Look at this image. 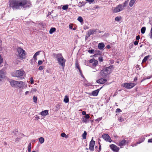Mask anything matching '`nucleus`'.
I'll return each mask as SVG.
<instances>
[{
	"label": "nucleus",
	"instance_id": "nucleus-1",
	"mask_svg": "<svg viewBox=\"0 0 152 152\" xmlns=\"http://www.w3.org/2000/svg\"><path fill=\"white\" fill-rule=\"evenodd\" d=\"M31 5L29 0H12L10 7L14 10L20 9V7L26 9L30 7Z\"/></svg>",
	"mask_w": 152,
	"mask_h": 152
},
{
	"label": "nucleus",
	"instance_id": "nucleus-2",
	"mask_svg": "<svg viewBox=\"0 0 152 152\" xmlns=\"http://www.w3.org/2000/svg\"><path fill=\"white\" fill-rule=\"evenodd\" d=\"M113 66L111 65L101 70L100 72V74L102 77H105L111 73L112 71L113 70Z\"/></svg>",
	"mask_w": 152,
	"mask_h": 152
},
{
	"label": "nucleus",
	"instance_id": "nucleus-3",
	"mask_svg": "<svg viewBox=\"0 0 152 152\" xmlns=\"http://www.w3.org/2000/svg\"><path fill=\"white\" fill-rule=\"evenodd\" d=\"M25 72L24 71L20 69L17 70L14 73L13 76L17 77H20L21 79L22 78V77L24 75H25Z\"/></svg>",
	"mask_w": 152,
	"mask_h": 152
},
{
	"label": "nucleus",
	"instance_id": "nucleus-4",
	"mask_svg": "<svg viewBox=\"0 0 152 152\" xmlns=\"http://www.w3.org/2000/svg\"><path fill=\"white\" fill-rule=\"evenodd\" d=\"M17 51L18 53L19 56L21 58H25L26 52L21 48H18L17 49Z\"/></svg>",
	"mask_w": 152,
	"mask_h": 152
},
{
	"label": "nucleus",
	"instance_id": "nucleus-5",
	"mask_svg": "<svg viewBox=\"0 0 152 152\" xmlns=\"http://www.w3.org/2000/svg\"><path fill=\"white\" fill-rule=\"evenodd\" d=\"M136 85V84L132 83H125L122 84V86L125 87L127 89H131L133 88Z\"/></svg>",
	"mask_w": 152,
	"mask_h": 152
},
{
	"label": "nucleus",
	"instance_id": "nucleus-6",
	"mask_svg": "<svg viewBox=\"0 0 152 152\" xmlns=\"http://www.w3.org/2000/svg\"><path fill=\"white\" fill-rule=\"evenodd\" d=\"M57 61L58 64L62 67V68L64 69V67L65 66V63L66 61V59L62 56V57L61 58H60L58 59Z\"/></svg>",
	"mask_w": 152,
	"mask_h": 152
},
{
	"label": "nucleus",
	"instance_id": "nucleus-7",
	"mask_svg": "<svg viewBox=\"0 0 152 152\" xmlns=\"http://www.w3.org/2000/svg\"><path fill=\"white\" fill-rule=\"evenodd\" d=\"M123 7L122 4H119L114 8L113 10L114 12L117 13L123 10Z\"/></svg>",
	"mask_w": 152,
	"mask_h": 152
},
{
	"label": "nucleus",
	"instance_id": "nucleus-8",
	"mask_svg": "<svg viewBox=\"0 0 152 152\" xmlns=\"http://www.w3.org/2000/svg\"><path fill=\"white\" fill-rule=\"evenodd\" d=\"M102 137L106 141L111 142L112 141L110 137L107 134H103Z\"/></svg>",
	"mask_w": 152,
	"mask_h": 152
},
{
	"label": "nucleus",
	"instance_id": "nucleus-9",
	"mask_svg": "<svg viewBox=\"0 0 152 152\" xmlns=\"http://www.w3.org/2000/svg\"><path fill=\"white\" fill-rule=\"evenodd\" d=\"M110 147L112 150L114 151L118 152L119 150V148L117 146L115 145L112 144L110 145Z\"/></svg>",
	"mask_w": 152,
	"mask_h": 152
},
{
	"label": "nucleus",
	"instance_id": "nucleus-10",
	"mask_svg": "<svg viewBox=\"0 0 152 152\" xmlns=\"http://www.w3.org/2000/svg\"><path fill=\"white\" fill-rule=\"evenodd\" d=\"M52 56L55 58L56 59L57 61L58 60L63 56L61 53H54L52 55Z\"/></svg>",
	"mask_w": 152,
	"mask_h": 152
},
{
	"label": "nucleus",
	"instance_id": "nucleus-11",
	"mask_svg": "<svg viewBox=\"0 0 152 152\" xmlns=\"http://www.w3.org/2000/svg\"><path fill=\"white\" fill-rule=\"evenodd\" d=\"M107 81V80L105 78H101L97 81V82L99 83L103 84L105 83Z\"/></svg>",
	"mask_w": 152,
	"mask_h": 152
},
{
	"label": "nucleus",
	"instance_id": "nucleus-12",
	"mask_svg": "<svg viewBox=\"0 0 152 152\" xmlns=\"http://www.w3.org/2000/svg\"><path fill=\"white\" fill-rule=\"evenodd\" d=\"M75 67L79 70V72H80L81 75L82 77H84L83 75L82 74V72L81 70V69L79 66V65L78 63L77 62L75 63Z\"/></svg>",
	"mask_w": 152,
	"mask_h": 152
},
{
	"label": "nucleus",
	"instance_id": "nucleus-13",
	"mask_svg": "<svg viewBox=\"0 0 152 152\" xmlns=\"http://www.w3.org/2000/svg\"><path fill=\"white\" fill-rule=\"evenodd\" d=\"M18 81L12 80L10 82L11 86L13 87H17Z\"/></svg>",
	"mask_w": 152,
	"mask_h": 152
},
{
	"label": "nucleus",
	"instance_id": "nucleus-14",
	"mask_svg": "<svg viewBox=\"0 0 152 152\" xmlns=\"http://www.w3.org/2000/svg\"><path fill=\"white\" fill-rule=\"evenodd\" d=\"M4 76V70L2 69L0 70V81H1L2 79H3Z\"/></svg>",
	"mask_w": 152,
	"mask_h": 152
},
{
	"label": "nucleus",
	"instance_id": "nucleus-15",
	"mask_svg": "<svg viewBox=\"0 0 152 152\" xmlns=\"http://www.w3.org/2000/svg\"><path fill=\"white\" fill-rule=\"evenodd\" d=\"M100 89H98L97 90L93 91L92 92V95L94 96H97L98 94Z\"/></svg>",
	"mask_w": 152,
	"mask_h": 152
},
{
	"label": "nucleus",
	"instance_id": "nucleus-16",
	"mask_svg": "<svg viewBox=\"0 0 152 152\" xmlns=\"http://www.w3.org/2000/svg\"><path fill=\"white\" fill-rule=\"evenodd\" d=\"M104 46V45L103 43H100L98 45V48L100 50L102 49Z\"/></svg>",
	"mask_w": 152,
	"mask_h": 152
},
{
	"label": "nucleus",
	"instance_id": "nucleus-17",
	"mask_svg": "<svg viewBox=\"0 0 152 152\" xmlns=\"http://www.w3.org/2000/svg\"><path fill=\"white\" fill-rule=\"evenodd\" d=\"M48 114V110H45L40 113V114L42 116H46Z\"/></svg>",
	"mask_w": 152,
	"mask_h": 152
},
{
	"label": "nucleus",
	"instance_id": "nucleus-18",
	"mask_svg": "<svg viewBox=\"0 0 152 152\" xmlns=\"http://www.w3.org/2000/svg\"><path fill=\"white\" fill-rule=\"evenodd\" d=\"M23 84L24 83L22 81H18L17 87L20 88L23 86Z\"/></svg>",
	"mask_w": 152,
	"mask_h": 152
},
{
	"label": "nucleus",
	"instance_id": "nucleus-19",
	"mask_svg": "<svg viewBox=\"0 0 152 152\" xmlns=\"http://www.w3.org/2000/svg\"><path fill=\"white\" fill-rule=\"evenodd\" d=\"M126 143V140H123L121 141L119 143V145L121 146H123L125 145Z\"/></svg>",
	"mask_w": 152,
	"mask_h": 152
},
{
	"label": "nucleus",
	"instance_id": "nucleus-20",
	"mask_svg": "<svg viewBox=\"0 0 152 152\" xmlns=\"http://www.w3.org/2000/svg\"><path fill=\"white\" fill-rule=\"evenodd\" d=\"M151 56L150 55H148L145 56L142 61V63H143L146 62L147 60Z\"/></svg>",
	"mask_w": 152,
	"mask_h": 152
},
{
	"label": "nucleus",
	"instance_id": "nucleus-21",
	"mask_svg": "<svg viewBox=\"0 0 152 152\" xmlns=\"http://www.w3.org/2000/svg\"><path fill=\"white\" fill-rule=\"evenodd\" d=\"M88 31L89 33V34L91 35L93 34L94 33V32L96 31V30L91 29L89 30Z\"/></svg>",
	"mask_w": 152,
	"mask_h": 152
},
{
	"label": "nucleus",
	"instance_id": "nucleus-22",
	"mask_svg": "<svg viewBox=\"0 0 152 152\" xmlns=\"http://www.w3.org/2000/svg\"><path fill=\"white\" fill-rule=\"evenodd\" d=\"M98 64V61L97 60H95L94 62L92 64V68H94Z\"/></svg>",
	"mask_w": 152,
	"mask_h": 152
},
{
	"label": "nucleus",
	"instance_id": "nucleus-23",
	"mask_svg": "<svg viewBox=\"0 0 152 152\" xmlns=\"http://www.w3.org/2000/svg\"><path fill=\"white\" fill-rule=\"evenodd\" d=\"M136 0H131L129 3V5L130 7H132L134 3L135 2Z\"/></svg>",
	"mask_w": 152,
	"mask_h": 152
},
{
	"label": "nucleus",
	"instance_id": "nucleus-24",
	"mask_svg": "<svg viewBox=\"0 0 152 152\" xmlns=\"http://www.w3.org/2000/svg\"><path fill=\"white\" fill-rule=\"evenodd\" d=\"M93 137H92L91 141L90 142L89 145L94 146L95 144V141L93 140Z\"/></svg>",
	"mask_w": 152,
	"mask_h": 152
},
{
	"label": "nucleus",
	"instance_id": "nucleus-25",
	"mask_svg": "<svg viewBox=\"0 0 152 152\" xmlns=\"http://www.w3.org/2000/svg\"><path fill=\"white\" fill-rule=\"evenodd\" d=\"M145 139V137H141L139 141L137 142V144H139L144 141Z\"/></svg>",
	"mask_w": 152,
	"mask_h": 152
},
{
	"label": "nucleus",
	"instance_id": "nucleus-26",
	"mask_svg": "<svg viewBox=\"0 0 152 152\" xmlns=\"http://www.w3.org/2000/svg\"><path fill=\"white\" fill-rule=\"evenodd\" d=\"M64 101L65 103H68L69 101V99L67 96H65L64 99Z\"/></svg>",
	"mask_w": 152,
	"mask_h": 152
},
{
	"label": "nucleus",
	"instance_id": "nucleus-27",
	"mask_svg": "<svg viewBox=\"0 0 152 152\" xmlns=\"http://www.w3.org/2000/svg\"><path fill=\"white\" fill-rule=\"evenodd\" d=\"M85 2L83 1L82 2H80L78 4V6L80 7H82L83 5L85 4Z\"/></svg>",
	"mask_w": 152,
	"mask_h": 152
},
{
	"label": "nucleus",
	"instance_id": "nucleus-28",
	"mask_svg": "<svg viewBox=\"0 0 152 152\" xmlns=\"http://www.w3.org/2000/svg\"><path fill=\"white\" fill-rule=\"evenodd\" d=\"M56 29L55 28H51L50 31H49V33L50 34H52L53 32H55L56 31Z\"/></svg>",
	"mask_w": 152,
	"mask_h": 152
},
{
	"label": "nucleus",
	"instance_id": "nucleus-29",
	"mask_svg": "<svg viewBox=\"0 0 152 152\" xmlns=\"http://www.w3.org/2000/svg\"><path fill=\"white\" fill-rule=\"evenodd\" d=\"M87 134V132L86 131H85L82 136L83 139H86V136Z\"/></svg>",
	"mask_w": 152,
	"mask_h": 152
},
{
	"label": "nucleus",
	"instance_id": "nucleus-30",
	"mask_svg": "<svg viewBox=\"0 0 152 152\" xmlns=\"http://www.w3.org/2000/svg\"><path fill=\"white\" fill-rule=\"evenodd\" d=\"M146 30V28L145 27H143L141 29V33L142 34H143L145 33V31Z\"/></svg>",
	"mask_w": 152,
	"mask_h": 152
},
{
	"label": "nucleus",
	"instance_id": "nucleus-31",
	"mask_svg": "<svg viewBox=\"0 0 152 152\" xmlns=\"http://www.w3.org/2000/svg\"><path fill=\"white\" fill-rule=\"evenodd\" d=\"M31 143L30 142L28 144V152H31Z\"/></svg>",
	"mask_w": 152,
	"mask_h": 152
},
{
	"label": "nucleus",
	"instance_id": "nucleus-32",
	"mask_svg": "<svg viewBox=\"0 0 152 152\" xmlns=\"http://www.w3.org/2000/svg\"><path fill=\"white\" fill-rule=\"evenodd\" d=\"M39 140L40 142L42 144L43 143L44 141V138L42 137H40L39 138Z\"/></svg>",
	"mask_w": 152,
	"mask_h": 152
},
{
	"label": "nucleus",
	"instance_id": "nucleus-33",
	"mask_svg": "<svg viewBox=\"0 0 152 152\" xmlns=\"http://www.w3.org/2000/svg\"><path fill=\"white\" fill-rule=\"evenodd\" d=\"M68 8V5L67 4L63 6L62 7V9L63 10H66Z\"/></svg>",
	"mask_w": 152,
	"mask_h": 152
},
{
	"label": "nucleus",
	"instance_id": "nucleus-34",
	"mask_svg": "<svg viewBox=\"0 0 152 152\" xmlns=\"http://www.w3.org/2000/svg\"><path fill=\"white\" fill-rule=\"evenodd\" d=\"M128 1H126L123 4H122L124 9V8L126 6V5L128 4Z\"/></svg>",
	"mask_w": 152,
	"mask_h": 152
},
{
	"label": "nucleus",
	"instance_id": "nucleus-35",
	"mask_svg": "<svg viewBox=\"0 0 152 152\" xmlns=\"http://www.w3.org/2000/svg\"><path fill=\"white\" fill-rule=\"evenodd\" d=\"M121 16H117L115 18V20L116 21H120L121 19Z\"/></svg>",
	"mask_w": 152,
	"mask_h": 152
},
{
	"label": "nucleus",
	"instance_id": "nucleus-36",
	"mask_svg": "<svg viewBox=\"0 0 152 152\" xmlns=\"http://www.w3.org/2000/svg\"><path fill=\"white\" fill-rule=\"evenodd\" d=\"M77 20L80 23L83 22V19L81 17H79L77 19Z\"/></svg>",
	"mask_w": 152,
	"mask_h": 152
},
{
	"label": "nucleus",
	"instance_id": "nucleus-37",
	"mask_svg": "<svg viewBox=\"0 0 152 152\" xmlns=\"http://www.w3.org/2000/svg\"><path fill=\"white\" fill-rule=\"evenodd\" d=\"M34 102L35 103H37V96H34L33 97V98Z\"/></svg>",
	"mask_w": 152,
	"mask_h": 152
},
{
	"label": "nucleus",
	"instance_id": "nucleus-38",
	"mask_svg": "<svg viewBox=\"0 0 152 152\" xmlns=\"http://www.w3.org/2000/svg\"><path fill=\"white\" fill-rule=\"evenodd\" d=\"M82 121L83 123H87L88 121V119L84 117L82 118Z\"/></svg>",
	"mask_w": 152,
	"mask_h": 152
},
{
	"label": "nucleus",
	"instance_id": "nucleus-39",
	"mask_svg": "<svg viewBox=\"0 0 152 152\" xmlns=\"http://www.w3.org/2000/svg\"><path fill=\"white\" fill-rule=\"evenodd\" d=\"M149 36L152 39V27L151 28L150 33L149 34Z\"/></svg>",
	"mask_w": 152,
	"mask_h": 152
},
{
	"label": "nucleus",
	"instance_id": "nucleus-40",
	"mask_svg": "<svg viewBox=\"0 0 152 152\" xmlns=\"http://www.w3.org/2000/svg\"><path fill=\"white\" fill-rule=\"evenodd\" d=\"M118 119V120L121 122H122L124 121V118L122 117H120Z\"/></svg>",
	"mask_w": 152,
	"mask_h": 152
},
{
	"label": "nucleus",
	"instance_id": "nucleus-41",
	"mask_svg": "<svg viewBox=\"0 0 152 152\" xmlns=\"http://www.w3.org/2000/svg\"><path fill=\"white\" fill-rule=\"evenodd\" d=\"M94 146L89 145V150L92 151H93L94 150Z\"/></svg>",
	"mask_w": 152,
	"mask_h": 152
},
{
	"label": "nucleus",
	"instance_id": "nucleus-42",
	"mask_svg": "<svg viewBox=\"0 0 152 152\" xmlns=\"http://www.w3.org/2000/svg\"><path fill=\"white\" fill-rule=\"evenodd\" d=\"M13 133L14 134L16 135L18 133V132L17 129H15L13 131Z\"/></svg>",
	"mask_w": 152,
	"mask_h": 152
},
{
	"label": "nucleus",
	"instance_id": "nucleus-43",
	"mask_svg": "<svg viewBox=\"0 0 152 152\" xmlns=\"http://www.w3.org/2000/svg\"><path fill=\"white\" fill-rule=\"evenodd\" d=\"M96 60L95 59H91L89 61V63L90 64H92L94 62V61Z\"/></svg>",
	"mask_w": 152,
	"mask_h": 152
},
{
	"label": "nucleus",
	"instance_id": "nucleus-44",
	"mask_svg": "<svg viewBox=\"0 0 152 152\" xmlns=\"http://www.w3.org/2000/svg\"><path fill=\"white\" fill-rule=\"evenodd\" d=\"M133 43H130L129 45V48L130 49L132 48H133Z\"/></svg>",
	"mask_w": 152,
	"mask_h": 152
},
{
	"label": "nucleus",
	"instance_id": "nucleus-45",
	"mask_svg": "<svg viewBox=\"0 0 152 152\" xmlns=\"http://www.w3.org/2000/svg\"><path fill=\"white\" fill-rule=\"evenodd\" d=\"M85 118H86L87 119H89L90 118V116L89 114H86L85 115V116H84Z\"/></svg>",
	"mask_w": 152,
	"mask_h": 152
},
{
	"label": "nucleus",
	"instance_id": "nucleus-46",
	"mask_svg": "<svg viewBox=\"0 0 152 152\" xmlns=\"http://www.w3.org/2000/svg\"><path fill=\"white\" fill-rule=\"evenodd\" d=\"M98 60L99 61L102 62L103 61L102 58L101 56L99 57Z\"/></svg>",
	"mask_w": 152,
	"mask_h": 152
},
{
	"label": "nucleus",
	"instance_id": "nucleus-47",
	"mask_svg": "<svg viewBox=\"0 0 152 152\" xmlns=\"http://www.w3.org/2000/svg\"><path fill=\"white\" fill-rule=\"evenodd\" d=\"M3 62V58L1 57L0 55V64L2 63Z\"/></svg>",
	"mask_w": 152,
	"mask_h": 152
},
{
	"label": "nucleus",
	"instance_id": "nucleus-48",
	"mask_svg": "<svg viewBox=\"0 0 152 152\" xmlns=\"http://www.w3.org/2000/svg\"><path fill=\"white\" fill-rule=\"evenodd\" d=\"M44 68V66H39V69L40 70H42Z\"/></svg>",
	"mask_w": 152,
	"mask_h": 152
},
{
	"label": "nucleus",
	"instance_id": "nucleus-49",
	"mask_svg": "<svg viewBox=\"0 0 152 152\" xmlns=\"http://www.w3.org/2000/svg\"><path fill=\"white\" fill-rule=\"evenodd\" d=\"M88 52L90 53H92L94 52V50L92 49L91 50H88Z\"/></svg>",
	"mask_w": 152,
	"mask_h": 152
},
{
	"label": "nucleus",
	"instance_id": "nucleus-50",
	"mask_svg": "<svg viewBox=\"0 0 152 152\" xmlns=\"http://www.w3.org/2000/svg\"><path fill=\"white\" fill-rule=\"evenodd\" d=\"M66 135V134L64 133H62L61 134V136L62 137H64Z\"/></svg>",
	"mask_w": 152,
	"mask_h": 152
},
{
	"label": "nucleus",
	"instance_id": "nucleus-51",
	"mask_svg": "<svg viewBox=\"0 0 152 152\" xmlns=\"http://www.w3.org/2000/svg\"><path fill=\"white\" fill-rule=\"evenodd\" d=\"M138 42L137 40H136L134 42V44L135 45H138Z\"/></svg>",
	"mask_w": 152,
	"mask_h": 152
},
{
	"label": "nucleus",
	"instance_id": "nucleus-52",
	"mask_svg": "<svg viewBox=\"0 0 152 152\" xmlns=\"http://www.w3.org/2000/svg\"><path fill=\"white\" fill-rule=\"evenodd\" d=\"M90 35H91L88 31L87 33L86 34V37H88L90 36Z\"/></svg>",
	"mask_w": 152,
	"mask_h": 152
},
{
	"label": "nucleus",
	"instance_id": "nucleus-53",
	"mask_svg": "<svg viewBox=\"0 0 152 152\" xmlns=\"http://www.w3.org/2000/svg\"><path fill=\"white\" fill-rule=\"evenodd\" d=\"M31 83V84H32L34 83V79L32 78H31L30 79Z\"/></svg>",
	"mask_w": 152,
	"mask_h": 152
},
{
	"label": "nucleus",
	"instance_id": "nucleus-54",
	"mask_svg": "<svg viewBox=\"0 0 152 152\" xmlns=\"http://www.w3.org/2000/svg\"><path fill=\"white\" fill-rule=\"evenodd\" d=\"M42 61H41V60L39 61L38 62V64L39 65H41V64H42Z\"/></svg>",
	"mask_w": 152,
	"mask_h": 152
},
{
	"label": "nucleus",
	"instance_id": "nucleus-55",
	"mask_svg": "<svg viewBox=\"0 0 152 152\" xmlns=\"http://www.w3.org/2000/svg\"><path fill=\"white\" fill-rule=\"evenodd\" d=\"M121 112V110L119 109V108H117L116 110V112Z\"/></svg>",
	"mask_w": 152,
	"mask_h": 152
},
{
	"label": "nucleus",
	"instance_id": "nucleus-56",
	"mask_svg": "<svg viewBox=\"0 0 152 152\" xmlns=\"http://www.w3.org/2000/svg\"><path fill=\"white\" fill-rule=\"evenodd\" d=\"M140 38V36L139 35L137 36L136 37V40H139Z\"/></svg>",
	"mask_w": 152,
	"mask_h": 152
},
{
	"label": "nucleus",
	"instance_id": "nucleus-57",
	"mask_svg": "<svg viewBox=\"0 0 152 152\" xmlns=\"http://www.w3.org/2000/svg\"><path fill=\"white\" fill-rule=\"evenodd\" d=\"M39 52L38 51L36 53L34 54L35 55H36V56L39 55Z\"/></svg>",
	"mask_w": 152,
	"mask_h": 152
},
{
	"label": "nucleus",
	"instance_id": "nucleus-58",
	"mask_svg": "<svg viewBox=\"0 0 152 152\" xmlns=\"http://www.w3.org/2000/svg\"><path fill=\"white\" fill-rule=\"evenodd\" d=\"M87 1L89 2H92L94 1V0H86Z\"/></svg>",
	"mask_w": 152,
	"mask_h": 152
},
{
	"label": "nucleus",
	"instance_id": "nucleus-59",
	"mask_svg": "<svg viewBox=\"0 0 152 152\" xmlns=\"http://www.w3.org/2000/svg\"><path fill=\"white\" fill-rule=\"evenodd\" d=\"M148 142H152V138L149 139L148 140Z\"/></svg>",
	"mask_w": 152,
	"mask_h": 152
},
{
	"label": "nucleus",
	"instance_id": "nucleus-60",
	"mask_svg": "<svg viewBox=\"0 0 152 152\" xmlns=\"http://www.w3.org/2000/svg\"><path fill=\"white\" fill-rule=\"evenodd\" d=\"M33 58L34 60H37V56L36 55H34V56H33Z\"/></svg>",
	"mask_w": 152,
	"mask_h": 152
},
{
	"label": "nucleus",
	"instance_id": "nucleus-61",
	"mask_svg": "<svg viewBox=\"0 0 152 152\" xmlns=\"http://www.w3.org/2000/svg\"><path fill=\"white\" fill-rule=\"evenodd\" d=\"M86 112L85 111H83L82 112V114L83 115H86Z\"/></svg>",
	"mask_w": 152,
	"mask_h": 152
},
{
	"label": "nucleus",
	"instance_id": "nucleus-62",
	"mask_svg": "<svg viewBox=\"0 0 152 152\" xmlns=\"http://www.w3.org/2000/svg\"><path fill=\"white\" fill-rule=\"evenodd\" d=\"M69 27L70 29H72L73 26L71 24H70V25H69Z\"/></svg>",
	"mask_w": 152,
	"mask_h": 152
},
{
	"label": "nucleus",
	"instance_id": "nucleus-63",
	"mask_svg": "<svg viewBox=\"0 0 152 152\" xmlns=\"http://www.w3.org/2000/svg\"><path fill=\"white\" fill-rule=\"evenodd\" d=\"M137 77H135L134 79V81H136L137 80Z\"/></svg>",
	"mask_w": 152,
	"mask_h": 152
},
{
	"label": "nucleus",
	"instance_id": "nucleus-64",
	"mask_svg": "<svg viewBox=\"0 0 152 152\" xmlns=\"http://www.w3.org/2000/svg\"><path fill=\"white\" fill-rule=\"evenodd\" d=\"M35 118L37 119V120H38L39 118V117L38 116H36V117H35Z\"/></svg>",
	"mask_w": 152,
	"mask_h": 152
}]
</instances>
